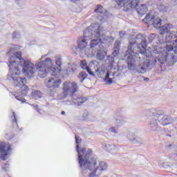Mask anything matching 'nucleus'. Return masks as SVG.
Returning <instances> with one entry per match:
<instances>
[{
    "label": "nucleus",
    "instance_id": "f257e3e1",
    "mask_svg": "<svg viewBox=\"0 0 177 177\" xmlns=\"http://www.w3.org/2000/svg\"><path fill=\"white\" fill-rule=\"evenodd\" d=\"M20 49L19 46L13 45L10 47L9 51L7 53L8 56H10L8 59L10 71L8 75V80L13 81L15 88L19 93H12L17 100L24 102L23 96H27L28 92V86L26 85L27 80L26 77H19L20 67L22 68V71L25 75L31 78L35 74V65L28 59L21 58V52H16ZM19 64L20 67L18 66Z\"/></svg>",
    "mask_w": 177,
    "mask_h": 177
},
{
    "label": "nucleus",
    "instance_id": "f03ea898",
    "mask_svg": "<svg viewBox=\"0 0 177 177\" xmlns=\"http://www.w3.org/2000/svg\"><path fill=\"white\" fill-rule=\"evenodd\" d=\"M102 28L99 24H93L86 28L84 32V37L77 39V49L80 50V56L84 57L89 55V48H88V41H91L90 48H97L99 44L102 43Z\"/></svg>",
    "mask_w": 177,
    "mask_h": 177
},
{
    "label": "nucleus",
    "instance_id": "7ed1b4c3",
    "mask_svg": "<svg viewBox=\"0 0 177 177\" xmlns=\"http://www.w3.org/2000/svg\"><path fill=\"white\" fill-rule=\"evenodd\" d=\"M53 63L52 59L47 57L44 61H39L35 64V68L38 71V76L40 78H45L48 74H50L54 77H50L45 81V85L46 88L50 89H57L62 85V80L57 79L60 75L61 70L56 68V67L52 68Z\"/></svg>",
    "mask_w": 177,
    "mask_h": 177
},
{
    "label": "nucleus",
    "instance_id": "20e7f679",
    "mask_svg": "<svg viewBox=\"0 0 177 177\" xmlns=\"http://www.w3.org/2000/svg\"><path fill=\"white\" fill-rule=\"evenodd\" d=\"M147 46V41L146 40V37L142 34L137 35L133 42L130 41V45L124 56V59L127 62L129 70H135V64H132V60L135 57L136 59H140V55L136 53L145 50Z\"/></svg>",
    "mask_w": 177,
    "mask_h": 177
},
{
    "label": "nucleus",
    "instance_id": "39448f33",
    "mask_svg": "<svg viewBox=\"0 0 177 177\" xmlns=\"http://www.w3.org/2000/svg\"><path fill=\"white\" fill-rule=\"evenodd\" d=\"M76 151L78 153V162L81 169H86V171H93L96 164L99 162L97 157L92 153V149H86L82 147L80 150V146H76Z\"/></svg>",
    "mask_w": 177,
    "mask_h": 177
},
{
    "label": "nucleus",
    "instance_id": "423d86ee",
    "mask_svg": "<svg viewBox=\"0 0 177 177\" xmlns=\"http://www.w3.org/2000/svg\"><path fill=\"white\" fill-rule=\"evenodd\" d=\"M142 21H145L148 26H153L155 28H160L161 26V19L154 11L148 13Z\"/></svg>",
    "mask_w": 177,
    "mask_h": 177
},
{
    "label": "nucleus",
    "instance_id": "0eeeda50",
    "mask_svg": "<svg viewBox=\"0 0 177 177\" xmlns=\"http://www.w3.org/2000/svg\"><path fill=\"white\" fill-rule=\"evenodd\" d=\"M78 91V84L75 82H65L63 84V93L64 96L73 97L75 92Z\"/></svg>",
    "mask_w": 177,
    "mask_h": 177
},
{
    "label": "nucleus",
    "instance_id": "6e6552de",
    "mask_svg": "<svg viewBox=\"0 0 177 177\" xmlns=\"http://www.w3.org/2000/svg\"><path fill=\"white\" fill-rule=\"evenodd\" d=\"M119 6H123L124 11L132 10L139 5V0H115Z\"/></svg>",
    "mask_w": 177,
    "mask_h": 177
},
{
    "label": "nucleus",
    "instance_id": "1a4fd4ad",
    "mask_svg": "<svg viewBox=\"0 0 177 177\" xmlns=\"http://www.w3.org/2000/svg\"><path fill=\"white\" fill-rule=\"evenodd\" d=\"M151 111V109L147 111V114L151 117V120L149 121V128L150 131L157 132V131H160V124L161 123L158 115L153 114Z\"/></svg>",
    "mask_w": 177,
    "mask_h": 177
},
{
    "label": "nucleus",
    "instance_id": "9d476101",
    "mask_svg": "<svg viewBox=\"0 0 177 177\" xmlns=\"http://www.w3.org/2000/svg\"><path fill=\"white\" fill-rule=\"evenodd\" d=\"M151 114H157L158 117L159 118L160 122L161 125L165 126V125H169L171 122H172V118H171L170 115H164V112L162 110H158L156 109H151Z\"/></svg>",
    "mask_w": 177,
    "mask_h": 177
},
{
    "label": "nucleus",
    "instance_id": "9b49d317",
    "mask_svg": "<svg viewBox=\"0 0 177 177\" xmlns=\"http://www.w3.org/2000/svg\"><path fill=\"white\" fill-rule=\"evenodd\" d=\"M160 35L158 36V41L160 45H165V41L164 40V34H168L172 28H174V25L171 24H167L163 26H160Z\"/></svg>",
    "mask_w": 177,
    "mask_h": 177
},
{
    "label": "nucleus",
    "instance_id": "f8f14e48",
    "mask_svg": "<svg viewBox=\"0 0 177 177\" xmlns=\"http://www.w3.org/2000/svg\"><path fill=\"white\" fill-rule=\"evenodd\" d=\"M95 13H99L100 15L97 16V20L100 21V23H104L110 14L106 9L103 8L102 6H98L97 9L95 10Z\"/></svg>",
    "mask_w": 177,
    "mask_h": 177
},
{
    "label": "nucleus",
    "instance_id": "ddd939ff",
    "mask_svg": "<svg viewBox=\"0 0 177 177\" xmlns=\"http://www.w3.org/2000/svg\"><path fill=\"white\" fill-rule=\"evenodd\" d=\"M10 146L9 145L6 144L5 142H0V154L1 158L5 161L6 160V157L9 156V153H10Z\"/></svg>",
    "mask_w": 177,
    "mask_h": 177
},
{
    "label": "nucleus",
    "instance_id": "4468645a",
    "mask_svg": "<svg viewBox=\"0 0 177 177\" xmlns=\"http://www.w3.org/2000/svg\"><path fill=\"white\" fill-rule=\"evenodd\" d=\"M93 49L97 50V55L96 57L97 60H103L104 59V57L107 55V53H106V50H104V47L103 45L100 44V43Z\"/></svg>",
    "mask_w": 177,
    "mask_h": 177
},
{
    "label": "nucleus",
    "instance_id": "2eb2a0df",
    "mask_svg": "<svg viewBox=\"0 0 177 177\" xmlns=\"http://www.w3.org/2000/svg\"><path fill=\"white\" fill-rule=\"evenodd\" d=\"M100 66V64L97 62V61H93L89 63L88 68H87V72L90 75H93V73L97 70L99 66Z\"/></svg>",
    "mask_w": 177,
    "mask_h": 177
},
{
    "label": "nucleus",
    "instance_id": "dca6fc26",
    "mask_svg": "<svg viewBox=\"0 0 177 177\" xmlns=\"http://www.w3.org/2000/svg\"><path fill=\"white\" fill-rule=\"evenodd\" d=\"M133 134L131 132L128 133L127 138L129 139L131 143L133 145H142L143 143V139L142 137H133Z\"/></svg>",
    "mask_w": 177,
    "mask_h": 177
},
{
    "label": "nucleus",
    "instance_id": "f3484780",
    "mask_svg": "<svg viewBox=\"0 0 177 177\" xmlns=\"http://www.w3.org/2000/svg\"><path fill=\"white\" fill-rule=\"evenodd\" d=\"M175 38H177V31H172L167 33L165 39L166 44H171V42H174L173 39H175Z\"/></svg>",
    "mask_w": 177,
    "mask_h": 177
},
{
    "label": "nucleus",
    "instance_id": "a211bd4d",
    "mask_svg": "<svg viewBox=\"0 0 177 177\" xmlns=\"http://www.w3.org/2000/svg\"><path fill=\"white\" fill-rule=\"evenodd\" d=\"M102 146H103L104 149H106L110 153H115V151H117V150H118L117 147H115V145L114 144L110 145V144L104 142V143H102Z\"/></svg>",
    "mask_w": 177,
    "mask_h": 177
},
{
    "label": "nucleus",
    "instance_id": "6ab92c4d",
    "mask_svg": "<svg viewBox=\"0 0 177 177\" xmlns=\"http://www.w3.org/2000/svg\"><path fill=\"white\" fill-rule=\"evenodd\" d=\"M86 100V97H73L72 102L75 106H82Z\"/></svg>",
    "mask_w": 177,
    "mask_h": 177
},
{
    "label": "nucleus",
    "instance_id": "aec40b11",
    "mask_svg": "<svg viewBox=\"0 0 177 177\" xmlns=\"http://www.w3.org/2000/svg\"><path fill=\"white\" fill-rule=\"evenodd\" d=\"M136 10L140 16H143L148 10L147 6L146 4H141L140 6L136 8Z\"/></svg>",
    "mask_w": 177,
    "mask_h": 177
},
{
    "label": "nucleus",
    "instance_id": "412c9836",
    "mask_svg": "<svg viewBox=\"0 0 177 177\" xmlns=\"http://www.w3.org/2000/svg\"><path fill=\"white\" fill-rule=\"evenodd\" d=\"M96 75L98 78H103L104 74H106V70L102 66H98L97 69L95 71Z\"/></svg>",
    "mask_w": 177,
    "mask_h": 177
},
{
    "label": "nucleus",
    "instance_id": "4be33fe9",
    "mask_svg": "<svg viewBox=\"0 0 177 177\" xmlns=\"http://www.w3.org/2000/svg\"><path fill=\"white\" fill-rule=\"evenodd\" d=\"M124 124H125V118L119 116L116 118L115 121V124L116 125L117 128H120V127H122Z\"/></svg>",
    "mask_w": 177,
    "mask_h": 177
},
{
    "label": "nucleus",
    "instance_id": "5701e85b",
    "mask_svg": "<svg viewBox=\"0 0 177 177\" xmlns=\"http://www.w3.org/2000/svg\"><path fill=\"white\" fill-rule=\"evenodd\" d=\"M75 70H77V65L75 64H69L66 69V73L68 75H70V74H73Z\"/></svg>",
    "mask_w": 177,
    "mask_h": 177
},
{
    "label": "nucleus",
    "instance_id": "b1692460",
    "mask_svg": "<svg viewBox=\"0 0 177 177\" xmlns=\"http://www.w3.org/2000/svg\"><path fill=\"white\" fill-rule=\"evenodd\" d=\"M42 96V92H41L40 91L35 90L32 92V97H33V99H35L36 100L38 99H41Z\"/></svg>",
    "mask_w": 177,
    "mask_h": 177
},
{
    "label": "nucleus",
    "instance_id": "393cba45",
    "mask_svg": "<svg viewBox=\"0 0 177 177\" xmlns=\"http://www.w3.org/2000/svg\"><path fill=\"white\" fill-rule=\"evenodd\" d=\"M82 118L84 121H95V119L93 118L92 115L88 113V111L84 112Z\"/></svg>",
    "mask_w": 177,
    "mask_h": 177
},
{
    "label": "nucleus",
    "instance_id": "a878e982",
    "mask_svg": "<svg viewBox=\"0 0 177 177\" xmlns=\"http://www.w3.org/2000/svg\"><path fill=\"white\" fill-rule=\"evenodd\" d=\"M120 45H121V41H116L114 44V50L113 52V56H117V55H118V52H120Z\"/></svg>",
    "mask_w": 177,
    "mask_h": 177
},
{
    "label": "nucleus",
    "instance_id": "bb28decb",
    "mask_svg": "<svg viewBox=\"0 0 177 177\" xmlns=\"http://www.w3.org/2000/svg\"><path fill=\"white\" fill-rule=\"evenodd\" d=\"M55 64L56 66H57V67L59 68H59L60 70V67H62V57L60 55H56L55 56Z\"/></svg>",
    "mask_w": 177,
    "mask_h": 177
},
{
    "label": "nucleus",
    "instance_id": "cd10ccee",
    "mask_svg": "<svg viewBox=\"0 0 177 177\" xmlns=\"http://www.w3.org/2000/svg\"><path fill=\"white\" fill-rule=\"evenodd\" d=\"M104 81L109 85H111V84H113V79L110 78V73L109 72L106 73L105 78H104Z\"/></svg>",
    "mask_w": 177,
    "mask_h": 177
},
{
    "label": "nucleus",
    "instance_id": "c85d7f7f",
    "mask_svg": "<svg viewBox=\"0 0 177 177\" xmlns=\"http://www.w3.org/2000/svg\"><path fill=\"white\" fill-rule=\"evenodd\" d=\"M88 77V75L86 74V72H80L78 78L80 80V82H84V80Z\"/></svg>",
    "mask_w": 177,
    "mask_h": 177
},
{
    "label": "nucleus",
    "instance_id": "c756f323",
    "mask_svg": "<svg viewBox=\"0 0 177 177\" xmlns=\"http://www.w3.org/2000/svg\"><path fill=\"white\" fill-rule=\"evenodd\" d=\"M98 169L100 171H106V169H107V164L104 162H100L99 163Z\"/></svg>",
    "mask_w": 177,
    "mask_h": 177
},
{
    "label": "nucleus",
    "instance_id": "7c9ffc66",
    "mask_svg": "<svg viewBox=\"0 0 177 177\" xmlns=\"http://www.w3.org/2000/svg\"><path fill=\"white\" fill-rule=\"evenodd\" d=\"M80 67L83 69V70H86V71H88V64H86V60H82L80 62Z\"/></svg>",
    "mask_w": 177,
    "mask_h": 177
},
{
    "label": "nucleus",
    "instance_id": "2f4dec72",
    "mask_svg": "<svg viewBox=\"0 0 177 177\" xmlns=\"http://www.w3.org/2000/svg\"><path fill=\"white\" fill-rule=\"evenodd\" d=\"M160 10H162V12H169V10H171V8H169V6L160 5Z\"/></svg>",
    "mask_w": 177,
    "mask_h": 177
},
{
    "label": "nucleus",
    "instance_id": "473e14b6",
    "mask_svg": "<svg viewBox=\"0 0 177 177\" xmlns=\"http://www.w3.org/2000/svg\"><path fill=\"white\" fill-rule=\"evenodd\" d=\"M109 132H111V133H118V131L115 129V127H114L109 128Z\"/></svg>",
    "mask_w": 177,
    "mask_h": 177
},
{
    "label": "nucleus",
    "instance_id": "72a5a7b5",
    "mask_svg": "<svg viewBox=\"0 0 177 177\" xmlns=\"http://www.w3.org/2000/svg\"><path fill=\"white\" fill-rule=\"evenodd\" d=\"M12 124H17V120H16V115L15 112L12 113V116L11 117Z\"/></svg>",
    "mask_w": 177,
    "mask_h": 177
},
{
    "label": "nucleus",
    "instance_id": "f704fd0d",
    "mask_svg": "<svg viewBox=\"0 0 177 177\" xmlns=\"http://www.w3.org/2000/svg\"><path fill=\"white\" fill-rule=\"evenodd\" d=\"M156 38V34H151L149 37L148 39L149 41V42H152L153 40Z\"/></svg>",
    "mask_w": 177,
    "mask_h": 177
},
{
    "label": "nucleus",
    "instance_id": "c9c22d12",
    "mask_svg": "<svg viewBox=\"0 0 177 177\" xmlns=\"http://www.w3.org/2000/svg\"><path fill=\"white\" fill-rule=\"evenodd\" d=\"M19 6H24V0H15Z\"/></svg>",
    "mask_w": 177,
    "mask_h": 177
},
{
    "label": "nucleus",
    "instance_id": "e433bc0d",
    "mask_svg": "<svg viewBox=\"0 0 177 177\" xmlns=\"http://www.w3.org/2000/svg\"><path fill=\"white\" fill-rule=\"evenodd\" d=\"M12 38H20V33L18 32H15L12 35Z\"/></svg>",
    "mask_w": 177,
    "mask_h": 177
},
{
    "label": "nucleus",
    "instance_id": "4c0bfd02",
    "mask_svg": "<svg viewBox=\"0 0 177 177\" xmlns=\"http://www.w3.org/2000/svg\"><path fill=\"white\" fill-rule=\"evenodd\" d=\"M2 169L3 171H8V169H9V164H4L3 166H2Z\"/></svg>",
    "mask_w": 177,
    "mask_h": 177
},
{
    "label": "nucleus",
    "instance_id": "58836bf2",
    "mask_svg": "<svg viewBox=\"0 0 177 177\" xmlns=\"http://www.w3.org/2000/svg\"><path fill=\"white\" fill-rule=\"evenodd\" d=\"M75 142L77 145H80L81 143V138L78 136H75Z\"/></svg>",
    "mask_w": 177,
    "mask_h": 177
},
{
    "label": "nucleus",
    "instance_id": "ea45409f",
    "mask_svg": "<svg viewBox=\"0 0 177 177\" xmlns=\"http://www.w3.org/2000/svg\"><path fill=\"white\" fill-rule=\"evenodd\" d=\"M97 171V168L93 170V171L91 172V173L89 174V176H90V177H93V176H95L96 175Z\"/></svg>",
    "mask_w": 177,
    "mask_h": 177
},
{
    "label": "nucleus",
    "instance_id": "a19ab883",
    "mask_svg": "<svg viewBox=\"0 0 177 177\" xmlns=\"http://www.w3.org/2000/svg\"><path fill=\"white\" fill-rule=\"evenodd\" d=\"M127 35V32L125 31H120V38H124Z\"/></svg>",
    "mask_w": 177,
    "mask_h": 177
},
{
    "label": "nucleus",
    "instance_id": "79ce46f5",
    "mask_svg": "<svg viewBox=\"0 0 177 177\" xmlns=\"http://www.w3.org/2000/svg\"><path fill=\"white\" fill-rule=\"evenodd\" d=\"M48 55L49 54H47V55H42L39 60H44V59H45V57H46V56H48Z\"/></svg>",
    "mask_w": 177,
    "mask_h": 177
},
{
    "label": "nucleus",
    "instance_id": "37998d69",
    "mask_svg": "<svg viewBox=\"0 0 177 177\" xmlns=\"http://www.w3.org/2000/svg\"><path fill=\"white\" fill-rule=\"evenodd\" d=\"M32 107H34V109H35L37 111H38V105H31Z\"/></svg>",
    "mask_w": 177,
    "mask_h": 177
},
{
    "label": "nucleus",
    "instance_id": "c03bdc74",
    "mask_svg": "<svg viewBox=\"0 0 177 177\" xmlns=\"http://www.w3.org/2000/svg\"><path fill=\"white\" fill-rule=\"evenodd\" d=\"M62 115H66V112L64 111H62L61 113Z\"/></svg>",
    "mask_w": 177,
    "mask_h": 177
},
{
    "label": "nucleus",
    "instance_id": "a18cd8bd",
    "mask_svg": "<svg viewBox=\"0 0 177 177\" xmlns=\"http://www.w3.org/2000/svg\"><path fill=\"white\" fill-rule=\"evenodd\" d=\"M174 3H175V5H177V0H172Z\"/></svg>",
    "mask_w": 177,
    "mask_h": 177
},
{
    "label": "nucleus",
    "instance_id": "49530a36",
    "mask_svg": "<svg viewBox=\"0 0 177 177\" xmlns=\"http://www.w3.org/2000/svg\"><path fill=\"white\" fill-rule=\"evenodd\" d=\"M145 81H149V78H145Z\"/></svg>",
    "mask_w": 177,
    "mask_h": 177
},
{
    "label": "nucleus",
    "instance_id": "de8ad7c7",
    "mask_svg": "<svg viewBox=\"0 0 177 177\" xmlns=\"http://www.w3.org/2000/svg\"><path fill=\"white\" fill-rule=\"evenodd\" d=\"M72 2H75V0H71Z\"/></svg>",
    "mask_w": 177,
    "mask_h": 177
},
{
    "label": "nucleus",
    "instance_id": "09e8293b",
    "mask_svg": "<svg viewBox=\"0 0 177 177\" xmlns=\"http://www.w3.org/2000/svg\"><path fill=\"white\" fill-rule=\"evenodd\" d=\"M95 53H96V52H93V55H95Z\"/></svg>",
    "mask_w": 177,
    "mask_h": 177
},
{
    "label": "nucleus",
    "instance_id": "8fccbe9b",
    "mask_svg": "<svg viewBox=\"0 0 177 177\" xmlns=\"http://www.w3.org/2000/svg\"><path fill=\"white\" fill-rule=\"evenodd\" d=\"M102 122H106V121L103 120Z\"/></svg>",
    "mask_w": 177,
    "mask_h": 177
}]
</instances>
